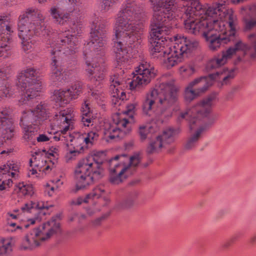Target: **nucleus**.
I'll use <instances>...</instances> for the list:
<instances>
[{
  "instance_id": "f257e3e1",
  "label": "nucleus",
  "mask_w": 256,
  "mask_h": 256,
  "mask_svg": "<svg viewBox=\"0 0 256 256\" xmlns=\"http://www.w3.org/2000/svg\"><path fill=\"white\" fill-rule=\"evenodd\" d=\"M45 16L37 8H30L21 14L18 23V36L22 40V50L28 54L32 51L35 40H32L34 35L47 36L48 47L50 49L52 57L51 80L54 82L63 83L72 74V70H64L62 67V60L66 56L76 52L78 40L76 34L81 32L82 24L71 22L68 24L71 30L58 34L52 33L49 26L45 25ZM66 25V24H65Z\"/></svg>"
},
{
  "instance_id": "f03ea898",
  "label": "nucleus",
  "mask_w": 256,
  "mask_h": 256,
  "mask_svg": "<svg viewBox=\"0 0 256 256\" xmlns=\"http://www.w3.org/2000/svg\"><path fill=\"white\" fill-rule=\"evenodd\" d=\"M188 8L187 14L193 8L204 18L197 17L184 21V27L189 33L202 34L209 49L217 50L222 44L234 39V25L236 18L232 9L226 7L225 2L216 3L212 6H202L197 2Z\"/></svg>"
},
{
  "instance_id": "7ed1b4c3",
  "label": "nucleus",
  "mask_w": 256,
  "mask_h": 256,
  "mask_svg": "<svg viewBox=\"0 0 256 256\" xmlns=\"http://www.w3.org/2000/svg\"><path fill=\"white\" fill-rule=\"evenodd\" d=\"M144 14L134 0H126L118 14L114 27V50L120 74L124 73L130 60L138 52L143 38Z\"/></svg>"
},
{
  "instance_id": "20e7f679",
  "label": "nucleus",
  "mask_w": 256,
  "mask_h": 256,
  "mask_svg": "<svg viewBox=\"0 0 256 256\" xmlns=\"http://www.w3.org/2000/svg\"><path fill=\"white\" fill-rule=\"evenodd\" d=\"M154 12L151 23L150 36L152 39L151 51L155 56L162 58L167 53L174 36H166L170 33L174 17L176 0H150Z\"/></svg>"
},
{
  "instance_id": "39448f33",
  "label": "nucleus",
  "mask_w": 256,
  "mask_h": 256,
  "mask_svg": "<svg viewBox=\"0 0 256 256\" xmlns=\"http://www.w3.org/2000/svg\"><path fill=\"white\" fill-rule=\"evenodd\" d=\"M106 20L102 17L93 18L90 32V41L84 46L86 70L92 80L101 81L104 78L106 69L102 56L106 44Z\"/></svg>"
},
{
  "instance_id": "423d86ee",
  "label": "nucleus",
  "mask_w": 256,
  "mask_h": 256,
  "mask_svg": "<svg viewBox=\"0 0 256 256\" xmlns=\"http://www.w3.org/2000/svg\"><path fill=\"white\" fill-rule=\"evenodd\" d=\"M178 88L172 79L165 80L162 77L155 88L148 92L142 102L143 113L161 122L168 116V110L177 101Z\"/></svg>"
},
{
  "instance_id": "0eeeda50",
  "label": "nucleus",
  "mask_w": 256,
  "mask_h": 256,
  "mask_svg": "<svg viewBox=\"0 0 256 256\" xmlns=\"http://www.w3.org/2000/svg\"><path fill=\"white\" fill-rule=\"evenodd\" d=\"M50 114L48 105L42 102L32 110L23 111L20 122L23 138L33 144H35L36 140L38 142L48 141L50 138L44 134H40L36 138L34 136L39 126L50 117Z\"/></svg>"
},
{
  "instance_id": "6e6552de",
  "label": "nucleus",
  "mask_w": 256,
  "mask_h": 256,
  "mask_svg": "<svg viewBox=\"0 0 256 256\" xmlns=\"http://www.w3.org/2000/svg\"><path fill=\"white\" fill-rule=\"evenodd\" d=\"M234 77L232 70L224 69L208 76H200L190 82L184 90V99L190 102L197 96L205 92L212 84L213 80L221 82L222 86L227 84Z\"/></svg>"
},
{
  "instance_id": "1a4fd4ad",
  "label": "nucleus",
  "mask_w": 256,
  "mask_h": 256,
  "mask_svg": "<svg viewBox=\"0 0 256 256\" xmlns=\"http://www.w3.org/2000/svg\"><path fill=\"white\" fill-rule=\"evenodd\" d=\"M198 46L199 42L194 38L180 35L174 36L172 46L168 47L167 53L162 57L164 66L169 68L178 64L184 57L188 56Z\"/></svg>"
},
{
  "instance_id": "9d476101",
  "label": "nucleus",
  "mask_w": 256,
  "mask_h": 256,
  "mask_svg": "<svg viewBox=\"0 0 256 256\" xmlns=\"http://www.w3.org/2000/svg\"><path fill=\"white\" fill-rule=\"evenodd\" d=\"M140 160V156L136 154L130 158L126 154L118 155L109 161V180L113 184H118L131 175Z\"/></svg>"
},
{
  "instance_id": "9b49d317",
  "label": "nucleus",
  "mask_w": 256,
  "mask_h": 256,
  "mask_svg": "<svg viewBox=\"0 0 256 256\" xmlns=\"http://www.w3.org/2000/svg\"><path fill=\"white\" fill-rule=\"evenodd\" d=\"M103 176L102 164L95 162L92 156L81 159L74 170L78 190L86 188Z\"/></svg>"
},
{
  "instance_id": "f8f14e48",
  "label": "nucleus",
  "mask_w": 256,
  "mask_h": 256,
  "mask_svg": "<svg viewBox=\"0 0 256 256\" xmlns=\"http://www.w3.org/2000/svg\"><path fill=\"white\" fill-rule=\"evenodd\" d=\"M60 230V223L56 218L31 230L24 238L21 248L23 250H32L48 240Z\"/></svg>"
},
{
  "instance_id": "ddd939ff",
  "label": "nucleus",
  "mask_w": 256,
  "mask_h": 256,
  "mask_svg": "<svg viewBox=\"0 0 256 256\" xmlns=\"http://www.w3.org/2000/svg\"><path fill=\"white\" fill-rule=\"evenodd\" d=\"M74 111L70 108L60 110L58 114H55L50 124L52 132L50 133L54 134L53 138L56 141H62L68 146L70 142H75L76 137L70 132L68 133L74 128Z\"/></svg>"
},
{
  "instance_id": "4468645a",
  "label": "nucleus",
  "mask_w": 256,
  "mask_h": 256,
  "mask_svg": "<svg viewBox=\"0 0 256 256\" xmlns=\"http://www.w3.org/2000/svg\"><path fill=\"white\" fill-rule=\"evenodd\" d=\"M38 71L32 67H28L18 74L16 86L23 91L22 98L19 100L20 104H27L30 99L38 95L41 86L38 82Z\"/></svg>"
},
{
  "instance_id": "2eb2a0df",
  "label": "nucleus",
  "mask_w": 256,
  "mask_h": 256,
  "mask_svg": "<svg viewBox=\"0 0 256 256\" xmlns=\"http://www.w3.org/2000/svg\"><path fill=\"white\" fill-rule=\"evenodd\" d=\"M137 105L138 103L134 102L127 106L126 112L130 115L128 118L116 114L113 116L112 123L105 124L104 132L108 140L122 138L130 132L132 126L130 120H132V114Z\"/></svg>"
},
{
  "instance_id": "dca6fc26",
  "label": "nucleus",
  "mask_w": 256,
  "mask_h": 256,
  "mask_svg": "<svg viewBox=\"0 0 256 256\" xmlns=\"http://www.w3.org/2000/svg\"><path fill=\"white\" fill-rule=\"evenodd\" d=\"M216 98V94L213 93L200 102L188 110L182 112L178 116V121L186 119L189 121L190 129L192 130L197 126L198 122L204 118L210 120L213 116H210L212 106Z\"/></svg>"
},
{
  "instance_id": "f3484780",
  "label": "nucleus",
  "mask_w": 256,
  "mask_h": 256,
  "mask_svg": "<svg viewBox=\"0 0 256 256\" xmlns=\"http://www.w3.org/2000/svg\"><path fill=\"white\" fill-rule=\"evenodd\" d=\"M46 0H38L42 3ZM66 3L62 5H58L52 6L50 10V14L56 24L64 26L68 24L71 20L74 14H77L80 11L79 6L80 0H66Z\"/></svg>"
},
{
  "instance_id": "a211bd4d",
  "label": "nucleus",
  "mask_w": 256,
  "mask_h": 256,
  "mask_svg": "<svg viewBox=\"0 0 256 256\" xmlns=\"http://www.w3.org/2000/svg\"><path fill=\"white\" fill-rule=\"evenodd\" d=\"M132 80L129 82L130 89L139 88L148 84L154 78L156 70L152 65L142 61L136 68Z\"/></svg>"
},
{
  "instance_id": "6ab92c4d",
  "label": "nucleus",
  "mask_w": 256,
  "mask_h": 256,
  "mask_svg": "<svg viewBox=\"0 0 256 256\" xmlns=\"http://www.w3.org/2000/svg\"><path fill=\"white\" fill-rule=\"evenodd\" d=\"M179 128H169L165 129L162 134L151 138L147 148L148 154L158 152L162 148L174 142L176 138L180 134Z\"/></svg>"
},
{
  "instance_id": "aec40b11",
  "label": "nucleus",
  "mask_w": 256,
  "mask_h": 256,
  "mask_svg": "<svg viewBox=\"0 0 256 256\" xmlns=\"http://www.w3.org/2000/svg\"><path fill=\"white\" fill-rule=\"evenodd\" d=\"M14 32L10 18L6 16H0V57L7 58L11 54L9 46L11 34Z\"/></svg>"
},
{
  "instance_id": "412c9836",
  "label": "nucleus",
  "mask_w": 256,
  "mask_h": 256,
  "mask_svg": "<svg viewBox=\"0 0 256 256\" xmlns=\"http://www.w3.org/2000/svg\"><path fill=\"white\" fill-rule=\"evenodd\" d=\"M236 24L234 25V26ZM236 30H234V40H230V42H234V46H230L227 49L228 52L230 54L231 56L234 55H237L238 53L240 54L241 56H238L235 62L238 63L240 62H245L248 60L249 58L251 59H254L256 58V51L250 53V50H251V46L244 42L240 40L236 39ZM249 35L248 36V37ZM250 44L253 46L254 50H255L254 46L250 42Z\"/></svg>"
},
{
  "instance_id": "4be33fe9",
  "label": "nucleus",
  "mask_w": 256,
  "mask_h": 256,
  "mask_svg": "<svg viewBox=\"0 0 256 256\" xmlns=\"http://www.w3.org/2000/svg\"><path fill=\"white\" fill-rule=\"evenodd\" d=\"M88 94L90 95V97L84 102L82 106V123L85 126H92L94 122V118L90 108V102L94 100L97 104H100V102L103 100L104 98L101 91L90 86H88Z\"/></svg>"
},
{
  "instance_id": "5701e85b",
  "label": "nucleus",
  "mask_w": 256,
  "mask_h": 256,
  "mask_svg": "<svg viewBox=\"0 0 256 256\" xmlns=\"http://www.w3.org/2000/svg\"><path fill=\"white\" fill-rule=\"evenodd\" d=\"M29 163L32 169L28 172V176L34 178L40 177L41 172L46 174L51 170V166H52L51 162L40 152H36L32 155Z\"/></svg>"
},
{
  "instance_id": "b1692460",
  "label": "nucleus",
  "mask_w": 256,
  "mask_h": 256,
  "mask_svg": "<svg viewBox=\"0 0 256 256\" xmlns=\"http://www.w3.org/2000/svg\"><path fill=\"white\" fill-rule=\"evenodd\" d=\"M82 84L80 82H76L70 88L66 90H57L54 92V100L56 106H64L70 100L76 99L82 92Z\"/></svg>"
},
{
  "instance_id": "393cba45",
  "label": "nucleus",
  "mask_w": 256,
  "mask_h": 256,
  "mask_svg": "<svg viewBox=\"0 0 256 256\" xmlns=\"http://www.w3.org/2000/svg\"><path fill=\"white\" fill-rule=\"evenodd\" d=\"M125 82L124 76L119 74H114L110 78V88L114 97L124 100L126 98L122 88L125 86Z\"/></svg>"
},
{
  "instance_id": "a878e982",
  "label": "nucleus",
  "mask_w": 256,
  "mask_h": 256,
  "mask_svg": "<svg viewBox=\"0 0 256 256\" xmlns=\"http://www.w3.org/2000/svg\"><path fill=\"white\" fill-rule=\"evenodd\" d=\"M214 118H210L208 124H201L194 132H192L184 144V148L186 150H191L195 147L202 134L214 122Z\"/></svg>"
},
{
  "instance_id": "bb28decb",
  "label": "nucleus",
  "mask_w": 256,
  "mask_h": 256,
  "mask_svg": "<svg viewBox=\"0 0 256 256\" xmlns=\"http://www.w3.org/2000/svg\"><path fill=\"white\" fill-rule=\"evenodd\" d=\"M10 71V66L7 64L0 68V78L6 76ZM13 94L14 90L10 84L4 80H0V101L5 98L11 96Z\"/></svg>"
},
{
  "instance_id": "cd10ccee",
  "label": "nucleus",
  "mask_w": 256,
  "mask_h": 256,
  "mask_svg": "<svg viewBox=\"0 0 256 256\" xmlns=\"http://www.w3.org/2000/svg\"><path fill=\"white\" fill-rule=\"evenodd\" d=\"M232 57L226 50L223 51L220 54L210 60L206 64L208 70L218 68L225 64Z\"/></svg>"
},
{
  "instance_id": "c85d7f7f",
  "label": "nucleus",
  "mask_w": 256,
  "mask_h": 256,
  "mask_svg": "<svg viewBox=\"0 0 256 256\" xmlns=\"http://www.w3.org/2000/svg\"><path fill=\"white\" fill-rule=\"evenodd\" d=\"M47 202L45 203L44 202H30L24 204L22 206L20 210L15 209L13 210L12 212L14 214H20V212H30V210L33 209L43 210L48 209L49 207L51 206Z\"/></svg>"
},
{
  "instance_id": "c756f323",
  "label": "nucleus",
  "mask_w": 256,
  "mask_h": 256,
  "mask_svg": "<svg viewBox=\"0 0 256 256\" xmlns=\"http://www.w3.org/2000/svg\"><path fill=\"white\" fill-rule=\"evenodd\" d=\"M19 169L18 165L14 163L13 161H8L6 164L0 166V181L2 180V176L5 177L10 176L15 178L18 176V172Z\"/></svg>"
},
{
  "instance_id": "7c9ffc66",
  "label": "nucleus",
  "mask_w": 256,
  "mask_h": 256,
  "mask_svg": "<svg viewBox=\"0 0 256 256\" xmlns=\"http://www.w3.org/2000/svg\"><path fill=\"white\" fill-rule=\"evenodd\" d=\"M104 189L103 186H100L95 188L92 192L88 194L86 197H79L72 201V204L76 205H80L82 202H88L90 199L99 198L103 193L104 192Z\"/></svg>"
},
{
  "instance_id": "2f4dec72",
  "label": "nucleus",
  "mask_w": 256,
  "mask_h": 256,
  "mask_svg": "<svg viewBox=\"0 0 256 256\" xmlns=\"http://www.w3.org/2000/svg\"><path fill=\"white\" fill-rule=\"evenodd\" d=\"M244 20L246 30H251L256 26V4L248 7L247 15Z\"/></svg>"
},
{
  "instance_id": "473e14b6",
  "label": "nucleus",
  "mask_w": 256,
  "mask_h": 256,
  "mask_svg": "<svg viewBox=\"0 0 256 256\" xmlns=\"http://www.w3.org/2000/svg\"><path fill=\"white\" fill-rule=\"evenodd\" d=\"M158 128L155 125L148 124L142 125L139 127L138 134L142 141L146 138H152L153 134L157 132Z\"/></svg>"
},
{
  "instance_id": "72a5a7b5",
  "label": "nucleus",
  "mask_w": 256,
  "mask_h": 256,
  "mask_svg": "<svg viewBox=\"0 0 256 256\" xmlns=\"http://www.w3.org/2000/svg\"><path fill=\"white\" fill-rule=\"evenodd\" d=\"M138 196V192L136 191L130 192L126 199L118 202L116 206L122 209L131 208L134 206Z\"/></svg>"
},
{
  "instance_id": "f704fd0d",
  "label": "nucleus",
  "mask_w": 256,
  "mask_h": 256,
  "mask_svg": "<svg viewBox=\"0 0 256 256\" xmlns=\"http://www.w3.org/2000/svg\"><path fill=\"white\" fill-rule=\"evenodd\" d=\"M38 221V218H30L28 220L26 223L22 225H16L14 222H11L8 224L9 228L8 230L11 232H21L22 231L24 228H28L30 224H34L36 223V222Z\"/></svg>"
},
{
  "instance_id": "c9c22d12",
  "label": "nucleus",
  "mask_w": 256,
  "mask_h": 256,
  "mask_svg": "<svg viewBox=\"0 0 256 256\" xmlns=\"http://www.w3.org/2000/svg\"><path fill=\"white\" fill-rule=\"evenodd\" d=\"M98 137V134L96 130H91L88 132L85 138H76L75 143H80L84 142L86 144H92L93 142L96 140Z\"/></svg>"
},
{
  "instance_id": "e433bc0d",
  "label": "nucleus",
  "mask_w": 256,
  "mask_h": 256,
  "mask_svg": "<svg viewBox=\"0 0 256 256\" xmlns=\"http://www.w3.org/2000/svg\"><path fill=\"white\" fill-rule=\"evenodd\" d=\"M78 143L74 142H70V144L72 146H75L73 150L70 149L68 152H67L66 158L68 161L74 160L80 153L82 150H83V147L81 146L78 148L76 145Z\"/></svg>"
},
{
  "instance_id": "4c0bfd02",
  "label": "nucleus",
  "mask_w": 256,
  "mask_h": 256,
  "mask_svg": "<svg viewBox=\"0 0 256 256\" xmlns=\"http://www.w3.org/2000/svg\"><path fill=\"white\" fill-rule=\"evenodd\" d=\"M18 192L23 196H31L33 194V187L31 184H25L24 182L19 183L16 186Z\"/></svg>"
},
{
  "instance_id": "58836bf2",
  "label": "nucleus",
  "mask_w": 256,
  "mask_h": 256,
  "mask_svg": "<svg viewBox=\"0 0 256 256\" xmlns=\"http://www.w3.org/2000/svg\"><path fill=\"white\" fill-rule=\"evenodd\" d=\"M195 68L192 64H186L180 68V72L182 76L186 78L195 72Z\"/></svg>"
},
{
  "instance_id": "ea45409f",
  "label": "nucleus",
  "mask_w": 256,
  "mask_h": 256,
  "mask_svg": "<svg viewBox=\"0 0 256 256\" xmlns=\"http://www.w3.org/2000/svg\"><path fill=\"white\" fill-rule=\"evenodd\" d=\"M12 250L11 242L9 240H2L0 241V254H6Z\"/></svg>"
},
{
  "instance_id": "a19ab883",
  "label": "nucleus",
  "mask_w": 256,
  "mask_h": 256,
  "mask_svg": "<svg viewBox=\"0 0 256 256\" xmlns=\"http://www.w3.org/2000/svg\"><path fill=\"white\" fill-rule=\"evenodd\" d=\"M50 182L53 184L52 186H51L50 184H48L46 186L48 194L50 196H52L54 190L57 189L62 184V182L59 178L52 180Z\"/></svg>"
},
{
  "instance_id": "79ce46f5",
  "label": "nucleus",
  "mask_w": 256,
  "mask_h": 256,
  "mask_svg": "<svg viewBox=\"0 0 256 256\" xmlns=\"http://www.w3.org/2000/svg\"><path fill=\"white\" fill-rule=\"evenodd\" d=\"M117 0H102V10L108 12L116 2Z\"/></svg>"
},
{
  "instance_id": "37998d69",
  "label": "nucleus",
  "mask_w": 256,
  "mask_h": 256,
  "mask_svg": "<svg viewBox=\"0 0 256 256\" xmlns=\"http://www.w3.org/2000/svg\"><path fill=\"white\" fill-rule=\"evenodd\" d=\"M12 180L10 178L2 180V182L0 184V193L1 192L6 190L10 188V186H12Z\"/></svg>"
},
{
  "instance_id": "c03bdc74",
  "label": "nucleus",
  "mask_w": 256,
  "mask_h": 256,
  "mask_svg": "<svg viewBox=\"0 0 256 256\" xmlns=\"http://www.w3.org/2000/svg\"><path fill=\"white\" fill-rule=\"evenodd\" d=\"M8 219H18L20 218V214H14L13 212H8Z\"/></svg>"
},
{
  "instance_id": "a18cd8bd",
  "label": "nucleus",
  "mask_w": 256,
  "mask_h": 256,
  "mask_svg": "<svg viewBox=\"0 0 256 256\" xmlns=\"http://www.w3.org/2000/svg\"><path fill=\"white\" fill-rule=\"evenodd\" d=\"M234 241V238H232L230 240L224 242L222 244V247L224 248H226L229 247L232 242Z\"/></svg>"
},
{
  "instance_id": "49530a36",
  "label": "nucleus",
  "mask_w": 256,
  "mask_h": 256,
  "mask_svg": "<svg viewBox=\"0 0 256 256\" xmlns=\"http://www.w3.org/2000/svg\"><path fill=\"white\" fill-rule=\"evenodd\" d=\"M105 218V217L104 216L100 217L94 220L93 224L94 226H98L100 224L101 222L104 220Z\"/></svg>"
},
{
  "instance_id": "de8ad7c7",
  "label": "nucleus",
  "mask_w": 256,
  "mask_h": 256,
  "mask_svg": "<svg viewBox=\"0 0 256 256\" xmlns=\"http://www.w3.org/2000/svg\"><path fill=\"white\" fill-rule=\"evenodd\" d=\"M50 154L52 155L53 156H54L55 154H57L58 152V148L56 147H52L50 149Z\"/></svg>"
},
{
  "instance_id": "09e8293b",
  "label": "nucleus",
  "mask_w": 256,
  "mask_h": 256,
  "mask_svg": "<svg viewBox=\"0 0 256 256\" xmlns=\"http://www.w3.org/2000/svg\"><path fill=\"white\" fill-rule=\"evenodd\" d=\"M6 0V2H5L4 4L6 5H10V4L8 0Z\"/></svg>"
},
{
  "instance_id": "8fccbe9b",
  "label": "nucleus",
  "mask_w": 256,
  "mask_h": 256,
  "mask_svg": "<svg viewBox=\"0 0 256 256\" xmlns=\"http://www.w3.org/2000/svg\"><path fill=\"white\" fill-rule=\"evenodd\" d=\"M256 240V237H254V238H252V239H251V241L252 242H254Z\"/></svg>"
},
{
  "instance_id": "3c124183",
  "label": "nucleus",
  "mask_w": 256,
  "mask_h": 256,
  "mask_svg": "<svg viewBox=\"0 0 256 256\" xmlns=\"http://www.w3.org/2000/svg\"><path fill=\"white\" fill-rule=\"evenodd\" d=\"M34 54H32L30 56V59H32V58H34Z\"/></svg>"
},
{
  "instance_id": "603ef678",
  "label": "nucleus",
  "mask_w": 256,
  "mask_h": 256,
  "mask_svg": "<svg viewBox=\"0 0 256 256\" xmlns=\"http://www.w3.org/2000/svg\"><path fill=\"white\" fill-rule=\"evenodd\" d=\"M81 216H82V218H85V217H86V216H84V214H82V215Z\"/></svg>"
},
{
  "instance_id": "864d4df0",
  "label": "nucleus",
  "mask_w": 256,
  "mask_h": 256,
  "mask_svg": "<svg viewBox=\"0 0 256 256\" xmlns=\"http://www.w3.org/2000/svg\"><path fill=\"white\" fill-rule=\"evenodd\" d=\"M234 90H235V88H234V89L232 90V92H231V93H232V92H234Z\"/></svg>"
},
{
  "instance_id": "5fc2aeb1",
  "label": "nucleus",
  "mask_w": 256,
  "mask_h": 256,
  "mask_svg": "<svg viewBox=\"0 0 256 256\" xmlns=\"http://www.w3.org/2000/svg\"><path fill=\"white\" fill-rule=\"evenodd\" d=\"M4 152H5V151H2V152H1V154H3Z\"/></svg>"
}]
</instances>
